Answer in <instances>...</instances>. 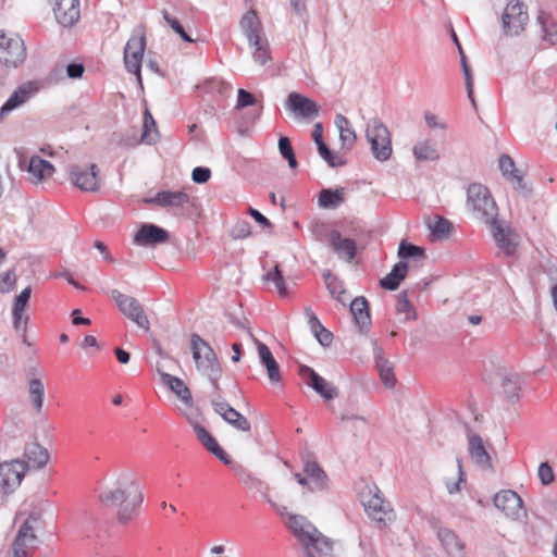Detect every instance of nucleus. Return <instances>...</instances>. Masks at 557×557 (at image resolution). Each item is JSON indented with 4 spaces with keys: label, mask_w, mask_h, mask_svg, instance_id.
Instances as JSON below:
<instances>
[{
    "label": "nucleus",
    "mask_w": 557,
    "mask_h": 557,
    "mask_svg": "<svg viewBox=\"0 0 557 557\" xmlns=\"http://www.w3.org/2000/svg\"><path fill=\"white\" fill-rule=\"evenodd\" d=\"M255 102H256V98L251 92H249L245 89H238L237 106H236L237 109L253 106Z\"/></svg>",
    "instance_id": "obj_56"
},
{
    "label": "nucleus",
    "mask_w": 557,
    "mask_h": 557,
    "mask_svg": "<svg viewBox=\"0 0 557 557\" xmlns=\"http://www.w3.org/2000/svg\"><path fill=\"white\" fill-rule=\"evenodd\" d=\"M319 154L321 158L331 166V168H338L344 164H346V160L339 156L335 154L327 146L326 144L320 145L318 147Z\"/></svg>",
    "instance_id": "obj_48"
},
{
    "label": "nucleus",
    "mask_w": 557,
    "mask_h": 557,
    "mask_svg": "<svg viewBox=\"0 0 557 557\" xmlns=\"http://www.w3.org/2000/svg\"><path fill=\"white\" fill-rule=\"evenodd\" d=\"M230 234L234 239H245L251 235V225L246 220H239L232 227Z\"/></svg>",
    "instance_id": "obj_52"
},
{
    "label": "nucleus",
    "mask_w": 557,
    "mask_h": 557,
    "mask_svg": "<svg viewBox=\"0 0 557 557\" xmlns=\"http://www.w3.org/2000/svg\"><path fill=\"white\" fill-rule=\"evenodd\" d=\"M375 364L380 379L387 388H393L397 382L394 367L383 355L381 349H375Z\"/></svg>",
    "instance_id": "obj_35"
},
{
    "label": "nucleus",
    "mask_w": 557,
    "mask_h": 557,
    "mask_svg": "<svg viewBox=\"0 0 557 557\" xmlns=\"http://www.w3.org/2000/svg\"><path fill=\"white\" fill-rule=\"evenodd\" d=\"M249 336L253 339V342L257 345L260 362L267 369L270 382L274 385L280 384L282 381L280 366L276 362L275 358L273 357L271 350L264 343L253 337L251 333H249Z\"/></svg>",
    "instance_id": "obj_26"
},
{
    "label": "nucleus",
    "mask_w": 557,
    "mask_h": 557,
    "mask_svg": "<svg viewBox=\"0 0 557 557\" xmlns=\"http://www.w3.org/2000/svg\"><path fill=\"white\" fill-rule=\"evenodd\" d=\"M32 295V287L27 286L24 288L14 300L13 309H12V315H13V325L15 330H24L27 318L23 321V314L26 309L27 302L29 301Z\"/></svg>",
    "instance_id": "obj_32"
},
{
    "label": "nucleus",
    "mask_w": 557,
    "mask_h": 557,
    "mask_svg": "<svg viewBox=\"0 0 557 557\" xmlns=\"http://www.w3.org/2000/svg\"><path fill=\"white\" fill-rule=\"evenodd\" d=\"M144 131L141 135L143 141L147 144H154L158 140V131L156 121L148 109L144 113Z\"/></svg>",
    "instance_id": "obj_44"
},
{
    "label": "nucleus",
    "mask_w": 557,
    "mask_h": 557,
    "mask_svg": "<svg viewBox=\"0 0 557 557\" xmlns=\"http://www.w3.org/2000/svg\"><path fill=\"white\" fill-rule=\"evenodd\" d=\"M278 149L282 157L288 161V165L295 169L297 166V160L290 140L287 137H281L278 139Z\"/></svg>",
    "instance_id": "obj_50"
},
{
    "label": "nucleus",
    "mask_w": 557,
    "mask_h": 557,
    "mask_svg": "<svg viewBox=\"0 0 557 557\" xmlns=\"http://www.w3.org/2000/svg\"><path fill=\"white\" fill-rule=\"evenodd\" d=\"M437 537L450 557H465V544L451 530L438 529Z\"/></svg>",
    "instance_id": "obj_29"
},
{
    "label": "nucleus",
    "mask_w": 557,
    "mask_h": 557,
    "mask_svg": "<svg viewBox=\"0 0 557 557\" xmlns=\"http://www.w3.org/2000/svg\"><path fill=\"white\" fill-rule=\"evenodd\" d=\"M285 108L295 119L299 120H311L319 114V107L315 101L295 91L287 96Z\"/></svg>",
    "instance_id": "obj_14"
},
{
    "label": "nucleus",
    "mask_w": 557,
    "mask_h": 557,
    "mask_svg": "<svg viewBox=\"0 0 557 557\" xmlns=\"http://www.w3.org/2000/svg\"><path fill=\"white\" fill-rule=\"evenodd\" d=\"M366 511L373 520L386 524L394 517L389 503L385 502L377 487L369 500L364 503Z\"/></svg>",
    "instance_id": "obj_23"
},
{
    "label": "nucleus",
    "mask_w": 557,
    "mask_h": 557,
    "mask_svg": "<svg viewBox=\"0 0 557 557\" xmlns=\"http://www.w3.org/2000/svg\"><path fill=\"white\" fill-rule=\"evenodd\" d=\"M312 138H313L314 143L317 144V147L325 144L323 140V126L321 123H317L314 125L313 132H312Z\"/></svg>",
    "instance_id": "obj_64"
},
{
    "label": "nucleus",
    "mask_w": 557,
    "mask_h": 557,
    "mask_svg": "<svg viewBox=\"0 0 557 557\" xmlns=\"http://www.w3.org/2000/svg\"><path fill=\"white\" fill-rule=\"evenodd\" d=\"M408 272V263L398 261L394 264L392 271L380 281V286L387 290H395L399 287L401 281Z\"/></svg>",
    "instance_id": "obj_34"
},
{
    "label": "nucleus",
    "mask_w": 557,
    "mask_h": 557,
    "mask_svg": "<svg viewBox=\"0 0 557 557\" xmlns=\"http://www.w3.org/2000/svg\"><path fill=\"white\" fill-rule=\"evenodd\" d=\"M327 242L337 257L350 263L357 255V244L351 238L343 237L341 232L332 230L327 235Z\"/></svg>",
    "instance_id": "obj_20"
},
{
    "label": "nucleus",
    "mask_w": 557,
    "mask_h": 557,
    "mask_svg": "<svg viewBox=\"0 0 557 557\" xmlns=\"http://www.w3.org/2000/svg\"><path fill=\"white\" fill-rule=\"evenodd\" d=\"M264 281L267 282H272L276 289H277V293L281 297H286L288 296V288L285 284V280H284V276L282 274V272L280 271L278 267L275 265L273 268V270L269 271L264 276H263Z\"/></svg>",
    "instance_id": "obj_46"
},
{
    "label": "nucleus",
    "mask_w": 557,
    "mask_h": 557,
    "mask_svg": "<svg viewBox=\"0 0 557 557\" xmlns=\"http://www.w3.org/2000/svg\"><path fill=\"white\" fill-rule=\"evenodd\" d=\"M502 386L506 397L516 403L520 398L521 379L517 373H508L503 376Z\"/></svg>",
    "instance_id": "obj_39"
},
{
    "label": "nucleus",
    "mask_w": 557,
    "mask_h": 557,
    "mask_svg": "<svg viewBox=\"0 0 557 557\" xmlns=\"http://www.w3.org/2000/svg\"><path fill=\"white\" fill-rule=\"evenodd\" d=\"M287 527L301 543L307 557H329L332 555L333 543L317 528L308 522L305 517L290 515Z\"/></svg>",
    "instance_id": "obj_2"
},
{
    "label": "nucleus",
    "mask_w": 557,
    "mask_h": 557,
    "mask_svg": "<svg viewBox=\"0 0 557 557\" xmlns=\"http://www.w3.org/2000/svg\"><path fill=\"white\" fill-rule=\"evenodd\" d=\"M249 215L263 227H271L272 224L268 218H265L260 211L251 207L248 208Z\"/></svg>",
    "instance_id": "obj_59"
},
{
    "label": "nucleus",
    "mask_w": 557,
    "mask_h": 557,
    "mask_svg": "<svg viewBox=\"0 0 557 557\" xmlns=\"http://www.w3.org/2000/svg\"><path fill=\"white\" fill-rule=\"evenodd\" d=\"M190 348L197 370L208 377L213 388L220 389L219 380L222 370L213 348L200 335L193 334L190 337Z\"/></svg>",
    "instance_id": "obj_3"
},
{
    "label": "nucleus",
    "mask_w": 557,
    "mask_h": 557,
    "mask_svg": "<svg viewBox=\"0 0 557 557\" xmlns=\"http://www.w3.org/2000/svg\"><path fill=\"white\" fill-rule=\"evenodd\" d=\"M350 312L360 331H368L371 325L369 305L364 297H356L350 304Z\"/></svg>",
    "instance_id": "obj_30"
},
{
    "label": "nucleus",
    "mask_w": 557,
    "mask_h": 557,
    "mask_svg": "<svg viewBox=\"0 0 557 557\" xmlns=\"http://www.w3.org/2000/svg\"><path fill=\"white\" fill-rule=\"evenodd\" d=\"M413 156L418 161H435L440 159L436 144L430 139L418 141L412 148Z\"/></svg>",
    "instance_id": "obj_36"
},
{
    "label": "nucleus",
    "mask_w": 557,
    "mask_h": 557,
    "mask_svg": "<svg viewBox=\"0 0 557 557\" xmlns=\"http://www.w3.org/2000/svg\"><path fill=\"white\" fill-rule=\"evenodd\" d=\"M499 169L503 175L511 181L517 188L523 189V177L520 172L516 169L513 160L508 154H503L499 158Z\"/></svg>",
    "instance_id": "obj_37"
},
{
    "label": "nucleus",
    "mask_w": 557,
    "mask_h": 557,
    "mask_svg": "<svg viewBox=\"0 0 557 557\" xmlns=\"http://www.w3.org/2000/svg\"><path fill=\"white\" fill-rule=\"evenodd\" d=\"M466 207L474 219L485 224L494 222L498 215V208L488 188L479 183L469 185Z\"/></svg>",
    "instance_id": "obj_5"
},
{
    "label": "nucleus",
    "mask_w": 557,
    "mask_h": 557,
    "mask_svg": "<svg viewBox=\"0 0 557 557\" xmlns=\"http://www.w3.org/2000/svg\"><path fill=\"white\" fill-rule=\"evenodd\" d=\"M314 336L318 339V342L323 346H329L333 339V334L325 327L317 332Z\"/></svg>",
    "instance_id": "obj_62"
},
{
    "label": "nucleus",
    "mask_w": 557,
    "mask_h": 557,
    "mask_svg": "<svg viewBox=\"0 0 557 557\" xmlns=\"http://www.w3.org/2000/svg\"><path fill=\"white\" fill-rule=\"evenodd\" d=\"M323 278L325 281V285L330 294L335 297L337 300L343 301L342 295L345 293L343 283L333 275L329 270L323 273Z\"/></svg>",
    "instance_id": "obj_47"
},
{
    "label": "nucleus",
    "mask_w": 557,
    "mask_h": 557,
    "mask_svg": "<svg viewBox=\"0 0 557 557\" xmlns=\"http://www.w3.org/2000/svg\"><path fill=\"white\" fill-rule=\"evenodd\" d=\"M70 178L82 191L96 193L100 189L99 169L95 163L89 166L72 165Z\"/></svg>",
    "instance_id": "obj_12"
},
{
    "label": "nucleus",
    "mask_w": 557,
    "mask_h": 557,
    "mask_svg": "<svg viewBox=\"0 0 557 557\" xmlns=\"http://www.w3.org/2000/svg\"><path fill=\"white\" fill-rule=\"evenodd\" d=\"M366 137L376 160L384 162L391 158L393 152L391 133L381 120L373 117L368 121Z\"/></svg>",
    "instance_id": "obj_6"
},
{
    "label": "nucleus",
    "mask_w": 557,
    "mask_h": 557,
    "mask_svg": "<svg viewBox=\"0 0 557 557\" xmlns=\"http://www.w3.org/2000/svg\"><path fill=\"white\" fill-rule=\"evenodd\" d=\"M453 227V224L445 218H438L430 228L432 233L438 238H446L449 235V232Z\"/></svg>",
    "instance_id": "obj_51"
},
{
    "label": "nucleus",
    "mask_w": 557,
    "mask_h": 557,
    "mask_svg": "<svg viewBox=\"0 0 557 557\" xmlns=\"http://www.w3.org/2000/svg\"><path fill=\"white\" fill-rule=\"evenodd\" d=\"M334 124L339 132L342 147L350 150L357 139L356 132L351 127L350 121L345 115L338 113L335 116Z\"/></svg>",
    "instance_id": "obj_33"
},
{
    "label": "nucleus",
    "mask_w": 557,
    "mask_h": 557,
    "mask_svg": "<svg viewBox=\"0 0 557 557\" xmlns=\"http://www.w3.org/2000/svg\"><path fill=\"white\" fill-rule=\"evenodd\" d=\"M26 470V463L17 459L0 463V493H13L21 485Z\"/></svg>",
    "instance_id": "obj_11"
},
{
    "label": "nucleus",
    "mask_w": 557,
    "mask_h": 557,
    "mask_svg": "<svg viewBox=\"0 0 557 557\" xmlns=\"http://www.w3.org/2000/svg\"><path fill=\"white\" fill-rule=\"evenodd\" d=\"M494 505L512 520H519L524 516L523 502L521 497L511 490H504L494 496Z\"/></svg>",
    "instance_id": "obj_16"
},
{
    "label": "nucleus",
    "mask_w": 557,
    "mask_h": 557,
    "mask_svg": "<svg viewBox=\"0 0 557 557\" xmlns=\"http://www.w3.org/2000/svg\"><path fill=\"white\" fill-rule=\"evenodd\" d=\"M537 475L543 485L550 484L555 479L553 468L548 462H542L539 466Z\"/></svg>",
    "instance_id": "obj_54"
},
{
    "label": "nucleus",
    "mask_w": 557,
    "mask_h": 557,
    "mask_svg": "<svg viewBox=\"0 0 557 557\" xmlns=\"http://www.w3.org/2000/svg\"><path fill=\"white\" fill-rule=\"evenodd\" d=\"M488 224L498 249L507 257L512 256L517 248V242L515 240V235L511 230L502 226L497 218L494 222H490Z\"/></svg>",
    "instance_id": "obj_25"
},
{
    "label": "nucleus",
    "mask_w": 557,
    "mask_h": 557,
    "mask_svg": "<svg viewBox=\"0 0 557 557\" xmlns=\"http://www.w3.org/2000/svg\"><path fill=\"white\" fill-rule=\"evenodd\" d=\"M52 11L59 25L72 27L81 17L79 0H53Z\"/></svg>",
    "instance_id": "obj_18"
},
{
    "label": "nucleus",
    "mask_w": 557,
    "mask_h": 557,
    "mask_svg": "<svg viewBox=\"0 0 557 557\" xmlns=\"http://www.w3.org/2000/svg\"><path fill=\"white\" fill-rule=\"evenodd\" d=\"M169 233L154 224H143L134 236V243L139 246H157L168 242Z\"/></svg>",
    "instance_id": "obj_22"
},
{
    "label": "nucleus",
    "mask_w": 557,
    "mask_h": 557,
    "mask_svg": "<svg viewBox=\"0 0 557 557\" xmlns=\"http://www.w3.org/2000/svg\"><path fill=\"white\" fill-rule=\"evenodd\" d=\"M211 405L215 413H218L226 423L232 425L234 429L249 432L251 424L246 417L234 409L226 400H224L219 394L212 398Z\"/></svg>",
    "instance_id": "obj_15"
},
{
    "label": "nucleus",
    "mask_w": 557,
    "mask_h": 557,
    "mask_svg": "<svg viewBox=\"0 0 557 557\" xmlns=\"http://www.w3.org/2000/svg\"><path fill=\"white\" fill-rule=\"evenodd\" d=\"M39 518L38 513L32 512L20 527L12 545L13 557H27L26 548L37 540L35 528Z\"/></svg>",
    "instance_id": "obj_13"
},
{
    "label": "nucleus",
    "mask_w": 557,
    "mask_h": 557,
    "mask_svg": "<svg viewBox=\"0 0 557 557\" xmlns=\"http://www.w3.org/2000/svg\"><path fill=\"white\" fill-rule=\"evenodd\" d=\"M239 26L252 49L255 62L264 65L271 59L270 46L268 39L262 36L263 28L256 11H247L242 17Z\"/></svg>",
    "instance_id": "obj_4"
},
{
    "label": "nucleus",
    "mask_w": 557,
    "mask_h": 557,
    "mask_svg": "<svg viewBox=\"0 0 557 557\" xmlns=\"http://www.w3.org/2000/svg\"><path fill=\"white\" fill-rule=\"evenodd\" d=\"M462 73H463V76H465L466 89H467L468 98L470 99L471 103L473 106H475V100H474V97H473V78H472L471 71H466V72H462Z\"/></svg>",
    "instance_id": "obj_61"
},
{
    "label": "nucleus",
    "mask_w": 557,
    "mask_h": 557,
    "mask_svg": "<svg viewBox=\"0 0 557 557\" xmlns=\"http://www.w3.org/2000/svg\"><path fill=\"white\" fill-rule=\"evenodd\" d=\"M529 21V14L525 5L520 0H509L503 16L502 26L506 35H519Z\"/></svg>",
    "instance_id": "obj_9"
},
{
    "label": "nucleus",
    "mask_w": 557,
    "mask_h": 557,
    "mask_svg": "<svg viewBox=\"0 0 557 557\" xmlns=\"http://www.w3.org/2000/svg\"><path fill=\"white\" fill-rule=\"evenodd\" d=\"M111 297L125 318L145 331L150 329V322L144 307L135 297L123 294L117 289L111 290Z\"/></svg>",
    "instance_id": "obj_8"
},
{
    "label": "nucleus",
    "mask_w": 557,
    "mask_h": 557,
    "mask_svg": "<svg viewBox=\"0 0 557 557\" xmlns=\"http://www.w3.org/2000/svg\"><path fill=\"white\" fill-rule=\"evenodd\" d=\"M162 16L164 21L170 25V27L180 35V37L186 41V42H193L194 39H191L188 34L184 30L183 26L180 24V22L170 15V13L166 10H162Z\"/></svg>",
    "instance_id": "obj_53"
},
{
    "label": "nucleus",
    "mask_w": 557,
    "mask_h": 557,
    "mask_svg": "<svg viewBox=\"0 0 557 557\" xmlns=\"http://www.w3.org/2000/svg\"><path fill=\"white\" fill-rule=\"evenodd\" d=\"M25 456L36 468H44L49 461L48 450L37 443H30L26 446Z\"/></svg>",
    "instance_id": "obj_40"
},
{
    "label": "nucleus",
    "mask_w": 557,
    "mask_h": 557,
    "mask_svg": "<svg viewBox=\"0 0 557 557\" xmlns=\"http://www.w3.org/2000/svg\"><path fill=\"white\" fill-rule=\"evenodd\" d=\"M396 311L399 314L406 313V318H405L406 321L417 319V314L412 308L411 302L408 299L407 292H403L401 294H399L397 304H396Z\"/></svg>",
    "instance_id": "obj_49"
},
{
    "label": "nucleus",
    "mask_w": 557,
    "mask_h": 557,
    "mask_svg": "<svg viewBox=\"0 0 557 557\" xmlns=\"http://www.w3.org/2000/svg\"><path fill=\"white\" fill-rule=\"evenodd\" d=\"M26 58L24 41L18 36L0 33V62L7 67H17Z\"/></svg>",
    "instance_id": "obj_10"
},
{
    "label": "nucleus",
    "mask_w": 557,
    "mask_h": 557,
    "mask_svg": "<svg viewBox=\"0 0 557 557\" xmlns=\"http://www.w3.org/2000/svg\"><path fill=\"white\" fill-rule=\"evenodd\" d=\"M84 73V66L81 63H71L66 66V74L70 78H79Z\"/></svg>",
    "instance_id": "obj_60"
},
{
    "label": "nucleus",
    "mask_w": 557,
    "mask_h": 557,
    "mask_svg": "<svg viewBox=\"0 0 557 557\" xmlns=\"http://www.w3.org/2000/svg\"><path fill=\"white\" fill-rule=\"evenodd\" d=\"M163 384H165L185 405L193 404L191 392L188 386L177 376L160 372Z\"/></svg>",
    "instance_id": "obj_31"
},
{
    "label": "nucleus",
    "mask_w": 557,
    "mask_h": 557,
    "mask_svg": "<svg viewBox=\"0 0 557 557\" xmlns=\"http://www.w3.org/2000/svg\"><path fill=\"white\" fill-rule=\"evenodd\" d=\"M344 201V189H322L319 196V206L322 208H335Z\"/></svg>",
    "instance_id": "obj_43"
},
{
    "label": "nucleus",
    "mask_w": 557,
    "mask_h": 557,
    "mask_svg": "<svg viewBox=\"0 0 557 557\" xmlns=\"http://www.w3.org/2000/svg\"><path fill=\"white\" fill-rule=\"evenodd\" d=\"M15 273L13 270L0 274V292L9 293L13 289L15 284Z\"/></svg>",
    "instance_id": "obj_55"
},
{
    "label": "nucleus",
    "mask_w": 557,
    "mask_h": 557,
    "mask_svg": "<svg viewBox=\"0 0 557 557\" xmlns=\"http://www.w3.org/2000/svg\"><path fill=\"white\" fill-rule=\"evenodd\" d=\"M100 504L116 509V520L127 524L135 519L144 502L143 488L131 472L121 473L115 482L99 495Z\"/></svg>",
    "instance_id": "obj_1"
},
{
    "label": "nucleus",
    "mask_w": 557,
    "mask_h": 557,
    "mask_svg": "<svg viewBox=\"0 0 557 557\" xmlns=\"http://www.w3.org/2000/svg\"><path fill=\"white\" fill-rule=\"evenodd\" d=\"M28 172L38 181L50 177L53 172V165L38 156H33L29 160Z\"/></svg>",
    "instance_id": "obj_38"
},
{
    "label": "nucleus",
    "mask_w": 557,
    "mask_h": 557,
    "mask_svg": "<svg viewBox=\"0 0 557 557\" xmlns=\"http://www.w3.org/2000/svg\"><path fill=\"white\" fill-rule=\"evenodd\" d=\"M537 22L542 27L543 39L549 45H556L557 23L553 20V17L545 12H541L537 16Z\"/></svg>",
    "instance_id": "obj_42"
},
{
    "label": "nucleus",
    "mask_w": 557,
    "mask_h": 557,
    "mask_svg": "<svg viewBox=\"0 0 557 557\" xmlns=\"http://www.w3.org/2000/svg\"><path fill=\"white\" fill-rule=\"evenodd\" d=\"M304 472L308 479V488L311 492H321L327 488L329 478L320 465L308 456L304 459Z\"/></svg>",
    "instance_id": "obj_24"
},
{
    "label": "nucleus",
    "mask_w": 557,
    "mask_h": 557,
    "mask_svg": "<svg viewBox=\"0 0 557 557\" xmlns=\"http://www.w3.org/2000/svg\"><path fill=\"white\" fill-rule=\"evenodd\" d=\"M306 315L308 318V324L310 326V330L313 334H315L317 332L321 331L324 327L310 308L306 309Z\"/></svg>",
    "instance_id": "obj_58"
},
{
    "label": "nucleus",
    "mask_w": 557,
    "mask_h": 557,
    "mask_svg": "<svg viewBox=\"0 0 557 557\" xmlns=\"http://www.w3.org/2000/svg\"><path fill=\"white\" fill-rule=\"evenodd\" d=\"M193 429L198 441L207 448V450L214 455L224 465L231 463V459L227 454L222 449L216 440L207 431L205 426L199 423H193Z\"/></svg>",
    "instance_id": "obj_28"
},
{
    "label": "nucleus",
    "mask_w": 557,
    "mask_h": 557,
    "mask_svg": "<svg viewBox=\"0 0 557 557\" xmlns=\"http://www.w3.org/2000/svg\"><path fill=\"white\" fill-rule=\"evenodd\" d=\"M289 3L297 15L301 17L306 15L307 7L305 0H289Z\"/></svg>",
    "instance_id": "obj_63"
},
{
    "label": "nucleus",
    "mask_w": 557,
    "mask_h": 557,
    "mask_svg": "<svg viewBox=\"0 0 557 557\" xmlns=\"http://www.w3.org/2000/svg\"><path fill=\"white\" fill-rule=\"evenodd\" d=\"M468 451L475 463V466L482 471H494L492 458L487 453L483 440L480 435L468 433Z\"/></svg>",
    "instance_id": "obj_19"
},
{
    "label": "nucleus",
    "mask_w": 557,
    "mask_h": 557,
    "mask_svg": "<svg viewBox=\"0 0 557 557\" xmlns=\"http://www.w3.org/2000/svg\"><path fill=\"white\" fill-rule=\"evenodd\" d=\"M298 373L306 384L324 399L331 400L338 396L336 387L319 375L312 368L302 364Z\"/></svg>",
    "instance_id": "obj_17"
},
{
    "label": "nucleus",
    "mask_w": 557,
    "mask_h": 557,
    "mask_svg": "<svg viewBox=\"0 0 557 557\" xmlns=\"http://www.w3.org/2000/svg\"><path fill=\"white\" fill-rule=\"evenodd\" d=\"M28 395L34 410L39 413L45 398V386L40 379L33 377L28 381Z\"/></svg>",
    "instance_id": "obj_41"
},
{
    "label": "nucleus",
    "mask_w": 557,
    "mask_h": 557,
    "mask_svg": "<svg viewBox=\"0 0 557 557\" xmlns=\"http://www.w3.org/2000/svg\"><path fill=\"white\" fill-rule=\"evenodd\" d=\"M146 49V30L145 27L139 25L134 28L129 39L127 40L124 48V64L129 73L137 76L139 83H141V63Z\"/></svg>",
    "instance_id": "obj_7"
},
{
    "label": "nucleus",
    "mask_w": 557,
    "mask_h": 557,
    "mask_svg": "<svg viewBox=\"0 0 557 557\" xmlns=\"http://www.w3.org/2000/svg\"><path fill=\"white\" fill-rule=\"evenodd\" d=\"M144 202L162 208H184L190 202V197L183 190H161L153 197L145 198Z\"/></svg>",
    "instance_id": "obj_21"
},
{
    "label": "nucleus",
    "mask_w": 557,
    "mask_h": 557,
    "mask_svg": "<svg viewBox=\"0 0 557 557\" xmlns=\"http://www.w3.org/2000/svg\"><path fill=\"white\" fill-rule=\"evenodd\" d=\"M37 91L36 86L33 83H26L21 85L3 103L0 109V117H4L7 114L12 112L14 109L24 104L30 99Z\"/></svg>",
    "instance_id": "obj_27"
},
{
    "label": "nucleus",
    "mask_w": 557,
    "mask_h": 557,
    "mask_svg": "<svg viewBox=\"0 0 557 557\" xmlns=\"http://www.w3.org/2000/svg\"><path fill=\"white\" fill-rule=\"evenodd\" d=\"M211 171L209 168L196 166L193 170L191 178L196 184H205L209 181Z\"/></svg>",
    "instance_id": "obj_57"
},
{
    "label": "nucleus",
    "mask_w": 557,
    "mask_h": 557,
    "mask_svg": "<svg viewBox=\"0 0 557 557\" xmlns=\"http://www.w3.org/2000/svg\"><path fill=\"white\" fill-rule=\"evenodd\" d=\"M397 255H398V258L401 259L400 261L410 259V258H414V259H424L425 258V252H424L423 248L416 246L413 244L407 243L405 240H403L399 244Z\"/></svg>",
    "instance_id": "obj_45"
}]
</instances>
